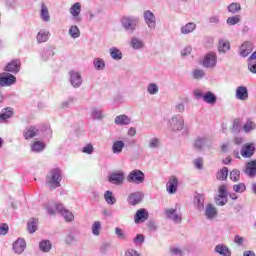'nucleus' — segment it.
<instances>
[{"instance_id":"a19ab883","label":"nucleus","mask_w":256,"mask_h":256,"mask_svg":"<svg viewBox=\"0 0 256 256\" xmlns=\"http://www.w3.org/2000/svg\"><path fill=\"white\" fill-rule=\"evenodd\" d=\"M68 33L72 39H79V37H81V31L79 30V27L75 25L69 28Z\"/></svg>"},{"instance_id":"ea45409f","label":"nucleus","mask_w":256,"mask_h":256,"mask_svg":"<svg viewBox=\"0 0 256 256\" xmlns=\"http://www.w3.org/2000/svg\"><path fill=\"white\" fill-rule=\"evenodd\" d=\"M31 149L33 153H41V151L45 150V143L41 141H36L32 144Z\"/></svg>"},{"instance_id":"052dcab7","label":"nucleus","mask_w":256,"mask_h":256,"mask_svg":"<svg viewBox=\"0 0 256 256\" xmlns=\"http://www.w3.org/2000/svg\"><path fill=\"white\" fill-rule=\"evenodd\" d=\"M54 55H55V53L53 52V50L51 48H48V49L43 51L42 59L44 61H47L50 57H53Z\"/></svg>"},{"instance_id":"423d86ee","label":"nucleus","mask_w":256,"mask_h":256,"mask_svg":"<svg viewBox=\"0 0 256 256\" xmlns=\"http://www.w3.org/2000/svg\"><path fill=\"white\" fill-rule=\"evenodd\" d=\"M143 19L148 29H150L151 31H155V29L157 28V18L151 10L144 11Z\"/></svg>"},{"instance_id":"393cba45","label":"nucleus","mask_w":256,"mask_h":256,"mask_svg":"<svg viewBox=\"0 0 256 256\" xmlns=\"http://www.w3.org/2000/svg\"><path fill=\"white\" fill-rule=\"evenodd\" d=\"M125 148V142L122 140L114 141L112 144V153L115 155H119L123 152V149Z\"/></svg>"},{"instance_id":"9b49d317","label":"nucleus","mask_w":256,"mask_h":256,"mask_svg":"<svg viewBox=\"0 0 256 256\" xmlns=\"http://www.w3.org/2000/svg\"><path fill=\"white\" fill-rule=\"evenodd\" d=\"M149 219V212L145 208H141L136 211V214L134 216V223L136 225H139V223H145Z\"/></svg>"},{"instance_id":"b1692460","label":"nucleus","mask_w":256,"mask_h":256,"mask_svg":"<svg viewBox=\"0 0 256 256\" xmlns=\"http://www.w3.org/2000/svg\"><path fill=\"white\" fill-rule=\"evenodd\" d=\"M214 251L221 256H231V250L229 247L223 244L216 245Z\"/></svg>"},{"instance_id":"2eb2a0df","label":"nucleus","mask_w":256,"mask_h":256,"mask_svg":"<svg viewBox=\"0 0 256 256\" xmlns=\"http://www.w3.org/2000/svg\"><path fill=\"white\" fill-rule=\"evenodd\" d=\"M70 14L74 17V21H76V23H80L81 17H79V15L81 14V4L79 2L74 3L70 7Z\"/></svg>"},{"instance_id":"37998d69","label":"nucleus","mask_w":256,"mask_h":256,"mask_svg":"<svg viewBox=\"0 0 256 256\" xmlns=\"http://www.w3.org/2000/svg\"><path fill=\"white\" fill-rule=\"evenodd\" d=\"M207 145V138H197L194 143L195 149L201 151Z\"/></svg>"},{"instance_id":"680f3d73","label":"nucleus","mask_w":256,"mask_h":256,"mask_svg":"<svg viewBox=\"0 0 256 256\" xmlns=\"http://www.w3.org/2000/svg\"><path fill=\"white\" fill-rule=\"evenodd\" d=\"M62 216L64 217V219L66 221H69V222H71L75 219V216L73 215V212H71L67 209L62 213Z\"/></svg>"},{"instance_id":"1a4fd4ad","label":"nucleus","mask_w":256,"mask_h":256,"mask_svg":"<svg viewBox=\"0 0 256 256\" xmlns=\"http://www.w3.org/2000/svg\"><path fill=\"white\" fill-rule=\"evenodd\" d=\"M4 71H6V73H13V75H17V73L21 71V60H12L5 66Z\"/></svg>"},{"instance_id":"dca6fc26","label":"nucleus","mask_w":256,"mask_h":256,"mask_svg":"<svg viewBox=\"0 0 256 256\" xmlns=\"http://www.w3.org/2000/svg\"><path fill=\"white\" fill-rule=\"evenodd\" d=\"M143 201V193L134 192L128 196V203L130 205H139Z\"/></svg>"},{"instance_id":"7ed1b4c3","label":"nucleus","mask_w":256,"mask_h":256,"mask_svg":"<svg viewBox=\"0 0 256 256\" xmlns=\"http://www.w3.org/2000/svg\"><path fill=\"white\" fill-rule=\"evenodd\" d=\"M128 183H134L135 185H141L145 181V173L139 169H134L129 172L127 176Z\"/></svg>"},{"instance_id":"338daca9","label":"nucleus","mask_w":256,"mask_h":256,"mask_svg":"<svg viewBox=\"0 0 256 256\" xmlns=\"http://www.w3.org/2000/svg\"><path fill=\"white\" fill-rule=\"evenodd\" d=\"M219 198H227V186L222 185L219 187Z\"/></svg>"},{"instance_id":"4be33fe9","label":"nucleus","mask_w":256,"mask_h":256,"mask_svg":"<svg viewBox=\"0 0 256 256\" xmlns=\"http://www.w3.org/2000/svg\"><path fill=\"white\" fill-rule=\"evenodd\" d=\"M194 205L198 211H203V209H205V196L197 194L194 197Z\"/></svg>"},{"instance_id":"e433bc0d","label":"nucleus","mask_w":256,"mask_h":256,"mask_svg":"<svg viewBox=\"0 0 256 256\" xmlns=\"http://www.w3.org/2000/svg\"><path fill=\"white\" fill-rule=\"evenodd\" d=\"M227 177H229V168L227 167H223L216 174V179H218V181H227Z\"/></svg>"},{"instance_id":"473e14b6","label":"nucleus","mask_w":256,"mask_h":256,"mask_svg":"<svg viewBox=\"0 0 256 256\" xmlns=\"http://www.w3.org/2000/svg\"><path fill=\"white\" fill-rule=\"evenodd\" d=\"M13 115V108L8 107L2 109L0 113V123H3V121H7V119H11V116Z\"/></svg>"},{"instance_id":"f03ea898","label":"nucleus","mask_w":256,"mask_h":256,"mask_svg":"<svg viewBox=\"0 0 256 256\" xmlns=\"http://www.w3.org/2000/svg\"><path fill=\"white\" fill-rule=\"evenodd\" d=\"M139 17L124 16L121 20L122 27L127 33H135L137 25H139Z\"/></svg>"},{"instance_id":"f704fd0d","label":"nucleus","mask_w":256,"mask_h":256,"mask_svg":"<svg viewBox=\"0 0 256 256\" xmlns=\"http://www.w3.org/2000/svg\"><path fill=\"white\" fill-rule=\"evenodd\" d=\"M91 117L95 121H101V119H103V117H105V116L103 115L102 109L94 107V108H92V111H91Z\"/></svg>"},{"instance_id":"2f4dec72","label":"nucleus","mask_w":256,"mask_h":256,"mask_svg":"<svg viewBox=\"0 0 256 256\" xmlns=\"http://www.w3.org/2000/svg\"><path fill=\"white\" fill-rule=\"evenodd\" d=\"M195 29H197V24L188 22L186 25L181 27V33L182 35H189V33H193Z\"/></svg>"},{"instance_id":"a878e982","label":"nucleus","mask_w":256,"mask_h":256,"mask_svg":"<svg viewBox=\"0 0 256 256\" xmlns=\"http://www.w3.org/2000/svg\"><path fill=\"white\" fill-rule=\"evenodd\" d=\"M203 101L208 105H215L217 103V96L213 92L207 91L203 96Z\"/></svg>"},{"instance_id":"412c9836","label":"nucleus","mask_w":256,"mask_h":256,"mask_svg":"<svg viewBox=\"0 0 256 256\" xmlns=\"http://www.w3.org/2000/svg\"><path fill=\"white\" fill-rule=\"evenodd\" d=\"M40 19H42L44 23H49V21H51V15H49V8H47V5L45 3L41 4Z\"/></svg>"},{"instance_id":"c03bdc74","label":"nucleus","mask_w":256,"mask_h":256,"mask_svg":"<svg viewBox=\"0 0 256 256\" xmlns=\"http://www.w3.org/2000/svg\"><path fill=\"white\" fill-rule=\"evenodd\" d=\"M101 229H102L101 221H95V222L92 224V234H93L95 237H99V235H101Z\"/></svg>"},{"instance_id":"4468645a","label":"nucleus","mask_w":256,"mask_h":256,"mask_svg":"<svg viewBox=\"0 0 256 256\" xmlns=\"http://www.w3.org/2000/svg\"><path fill=\"white\" fill-rule=\"evenodd\" d=\"M179 186V180L177 177L172 176L166 184V189L170 195L177 193V187Z\"/></svg>"},{"instance_id":"5701e85b","label":"nucleus","mask_w":256,"mask_h":256,"mask_svg":"<svg viewBox=\"0 0 256 256\" xmlns=\"http://www.w3.org/2000/svg\"><path fill=\"white\" fill-rule=\"evenodd\" d=\"M245 173H246V175H248V177H255V175H256V160H252L246 164Z\"/></svg>"},{"instance_id":"bb28decb","label":"nucleus","mask_w":256,"mask_h":256,"mask_svg":"<svg viewBox=\"0 0 256 256\" xmlns=\"http://www.w3.org/2000/svg\"><path fill=\"white\" fill-rule=\"evenodd\" d=\"M39 130H37V127L35 126H30L28 128H26L23 132V136H24V139H33V137H37V132Z\"/></svg>"},{"instance_id":"3c124183","label":"nucleus","mask_w":256,"mask_h":256,"mask_svg":"<svg viewBox=\"0 0 256 256\" xmlns=\"http://www.w3.org/2000/svg\"><path fill=\"white\" fill-rule=\"evenodd\" d=\"M73 103H75V97H68L67 100L61 103V109H70Z\"/></svg>"},{"instance_id":"13d9d810","label":"nucleus","mask_w":256,"mask_h":256,"mask_svg":"<svg viewBox=\"0 0 256 256\" xmlns=\"http://www.w3.org/2000/svg\"><path fill=\"white\" fill-rule=\"evenodd\" d=\"M192 77L194 79H203V77H205V71L201 69H195L192 72Z\"/></svg>"},{"instance_id":"4d7b16f0","label":"nucleus","mask_w":256,"mask_h":256,"mask_svg":"<svg viewBox=\"0 0 256 256\" xmlns=\"http://www.w3.org/2000/svg\"><path fill=\"white\" fill-rule=\"evenodd\" d=\"M115 234L117 235L118 239H121V241H127V234H125L123 229L116 227Z\"/></svg>"},{"instance_id":"c756f323","label":"nucleus","mask_w":256,"mask_h":256,"mask_svg":"<svg viewBox=\"0 0 256 256\" xmlns=\"http://www.w3.org/2000/svg\"><path fill=\"white\" fill-rule=\"evenodd\" d=\"M109 53L110 57L114 59V61H121V59H123V52H121L117 47L110 48Z\"/></svg>"},{"instance_id":"20e7f679","label":"nucleus","mask_w":256,"mask_h":256,"mask_svg":"<svg viewBox=\"0 0 256 256\" xmlns=\"http://www.w3.org/2000/svg\"><path fill=\"white\" fill-rule=\"evenodd\" d=\"M169 127L172 131H183L185 120L180 114H176L169 120Z\"/></svg>"},{"instance_id":"ddd939ff","label":"nucleus","mask_w":256,"mask_h":256,"mask_svg":"<svg viewBox=\"0 0 256 256\" xmlns=\"http://www.w3.org/2000/svg\"><path fill=\"white\" fill-rule=\"evenodd\" d=\"M26 248H27V242H25V239L23 238H18L13 243V251L16 253V255H21Z\"/></svg>"},{"instance_id":"09e8293b","label":"nucleus","mask_w":256,"mask_h":256,"mask_svg":"<svg viewBox=\"0 0 256 256\" xmlns=\"http://www.w3.org/2000/svg\"><path fill=\"white\" fill-rule=\"evenodd\" d=\"M149 95H157L159 93V86L155 83H150L147 87Z\"/></svg>"},{"instance_id":"7c9ffc66","label":"nucleus","mask_w":256,"mask_h":256,"mask_svg":"<svg viewBox=\"0 0 256 256\" xmlns=\"http://www.w3.org/2000/svg\"><path fill=\"white\" fill-rule=\"evenodd\" d=\"M130 46L132 49L139 51V49H143L145 47V42H143V40L139 39L138 37H133L131 39Z\"/></svg>"},{"instance_id":"f3484780","label":"nucleus","mask_w":256,"mask_h":256,"mask_svg":"<svg viewBox=\"0 0 256 256\" xmlns=\"http://www.w3.org/2000/svg\"><path fill=\"white\" fill-rule=\"evenodd\" d=\"M165 215L167 219L170 221H174V223H181V216L177 214V210L170 208L165 210Z\"/></svg>"},{"instance_id":"0e129e2a","label":"nucleus","mask_w":256,"mask_h":256,"mask_svg":"<svg viewBox=\"0 0 256 256\" xmlns=\"http://www.w3.org/2000/svg\"><path fill=\"white\" fill-rule=\"evenodd\" d=\"M147 227L149 231H157V229H159V226L157 225V222L155 220H149L147 222Z\"/></svg>"},{"instance_id":"39448f33","label":"nucleus","mask_w":256,"mask_h":256,"mask_svg":"<svg viewBox=\"0 0 256 256\" xmlns=\"http://www.w3.org/2000/svg\"><path fill=\"white\" fill-rule=\"evenodd\" d=\"M17 83L15 75L9 72L0 73V87H11Z\"/></svg>"},{"instance_id":"603ef678","label":"nucleus","mask_w":256,"mask_h":256,"mask_svg":"<svg viewBox=\"0 0 256 256\" xmlns=\"http://www.w3.org/2000/svg\"><path fill=\"white\" fill-rule=\"evenodd\" d=\"M233 191H235V193H245V191H247V186L243 182L235 184L233 186Z\"/></svg>"},{"instance_id":"9d476101","label":"nucleus","mask_w":256,"mask_h":256,"mask_svg":"<svg viewBox=\"0 0 256 256\" xmlns=\"http://www.w3.org/2000/svg\"><path fill=\"white\" fill-rule=\"evenodd\" d=\"M108 181L113 185H122L125 181V173L114 172L108 176Z\"/></svg>"},{"instance_id":"6ab92c4d","label":"nucleus","mask_w":256,"mask_h":256,"mask_svg":"<svg viewBox=\"0 0 256 256\" xmlns=\"http://www.w3.org/2000/svg\"><path fill=\"white\" fill-rule=\"evenodd\" d=\"M252 51L253 43L247 41L241 45L239 55H241V57H248L249 53H251Z\"/></svg>"},{"instance_id":"4c0bfd02","label":"nucleus","mask_w":256,"mask_h":256,"mask_svg":"<svg viewBox=\"0 0 256 256\" xmlns=\"http://www.w3.org/2000/svg\"><path fill=\"white\" fill-rule=\"evenodd\" d=\"M104 199L108 205H115L117 203V198H115L113 192L109 190L104 193Z\"/></svg>"},{"instance_id":"774afa93","label":"nucleus","mask_w":256,"mask_h":256,"mask_svg":"<svg viewBox=\"0 0 256 256\" xmlns=\"http://www.w3.org/2000/svg\"><path fill=\"white\" fill-rule=\"evenodd\" d=\"M125 256H141L137 250L134 249H128L125 252Z\"/></svg>"},{"instance_id":"6e6552de","label":"nucleus","mask_w":256,"mask_h":256,"mask_svg":"<svg viewBox=\"0 0 256 256\" xmlns=\"http://www.w3.org/2000/svg\"><path fill=\"white\" fill-rule=\"evenodd\" d=\"M69 77L70 85H72L74 89H79V87L83 85V78L81 77V73L75 70H71L69 72Z\"/></svg>"},{"instance_id":"aec40b11","label":"nucleus","mask_w":256,"mask_h":256,"mask_svg":"<svg viewBox=\"0 0 256 256\" xmlns=\"http://www.w3.org/2000/svg\"><path fill=\"white\" fill-rule=\"evenodd\" d=\"M115 125H118L119 127H123L125 125H129L131 123V118L125 114H121L115 117L114 119Z\"/></svg>"},{"instance_id":"5fc2aeb1","label":"nucleus","mask_w":256,"mask_h":256,"mask_svg":"<svg viewBox=\"0 0 256 256\" xmlns=\"http://www.w3.org/2000/svg\"><path fill=\"white\" fill-rule=\"evenodd\" d=\"M169 251H170V255H172V256L185 255V252H183V250L179 247L172 246V247H170Z\"/></svg>"},{"instance_id":"de8ad7c7","label":"nucleus","mask_w":256,"mask_h":256,"mask_svg":"<svg viewBox=\"0 0 256 256\" xmlns=\"http://www.w3.org/2000/svg\"><path fill=\"white\" fill-rule=\"evenodd\" d=\"M229 13L235 15V13H239L241 11V4L233 2L228 6Z\"/></svg>"},{"instance_id":"79ce46f5","label":"nucleus","mask_w":256,"mask_h":256,"mask_svg":"<svg viewBox=\"0 0 256 256\" xmlns=\"http://www.w3.org/2000/svg\"><path fill=\"white\" fill-rule=\"evenodd\" d=\"M93 65L96 71H103V69H105V60L101 58H95L93 61Z\"/></svg>"},{"instance_id":"58836bf2","label":"nucleus","mask_w":256,"mask_h":256,"mask_svg":"<svg viewBox=\"0 0 256 256\" xmlns=\"http://www.w3.org/2000/svg\"><path fill=\"white\" fill-rule=\"evenodd\" d=\"M39 223V219L31 218L30 221L27 223V230L29 233H35L37 231V225Z\"/></svg>"},{"instance_id":"a211bd4d","label":"nucleus","mask_w":256,"mask_h":256,"mask_svg":"<svg viewBox=\"0 0 256 256\" xmlns=\"http://www.w3.org/2000/svg\"><path fill=\"white\" fill-rule=\"evenodd\" d=\"M236 99H239L240 101H247V99H249V91L247 90V87L239 86L236 89Z\"/></svg>"},{"instance_id":"e2e57ef3","label":"nucleus","mask_w":256,"mask_h":256,"mask_svg":"<svg viewBox=\"0 0 256 256\" xmlns=\"http://www.w3.org/2000/svg\"><path fill=\"white\" fill-rule=\"evenodd\" d=\"M133 243H135V245H141L142 243H145V236L143 234H137L133 239Z\"/></svg>"},{"instance_id":"72a5a7b5","label":"nucleus","mask_w":256,"mask_h":256,"mask_svg":"<svg viewBox=\"0 0 256 256\" xmlns=\"http://www.w3.org/2000/svg\"><path fill=\"white\" fill-rule=\"evenodd\" d=\"M51 33L47 30H40L36 36L37 43H46V41H49V36Z\"/></svg>"},{"instance_id":"bf43d9fd","label":"nucleus","mask_w":256,"mask_h":256,"mask_svg":"<svg viewBox=\"0 0 256 256\" xmlns=\"http://www.w3.org/2000/svg\"><path fill=\"white\" fill-rule=\"evenodd\" d=\"M75 241H77L75 234L72 232L68 233L65 238V243H67V245H73L75 243Z\"/></svg>"},{"instance_id":"69168bd1","label":"nucleus","mask_w":256,"mask_h":256,"mask_svg":"<svg viewBox=\"0 0 256 256\" xmlns=\"http://www.w3.org/2000/svg\"><path fill=\"white\" fill-rule=\"evenodd\" d=\"M94 151L92 144H87L82 148V153H86V155H91Z\"/></svg>"},{"instance_id":"8fccbe9b","label":"nucleus","mask_w":256,"mask_h":256,"mask_svg":"<svg viewBox=\"0 0 256 256\" xmlns=\"http://www.w3.org/2000/svg\"><path fill=\"white\" fill-rule=\"evenodd\" d=\"M230 179L234 183H237V181H240L241 179V171L234 169L230 172Z\"/></svg>"},{"instance_id":"a18cd8bd","label":"nucleus","mask_w":256,"mask_h":256,"mask_svg":"<svg viewBox=\"0 0 256 256\" xmlns=\"http://www.w3.org/2000/svg\"><path fill=\"white\" fill-rule=\"evenodd\" d=\"M255 129H256V123L251 120H248L243 126V130L245 133H251V131H255Z\"/></svg>"},{"instance_id":"864d4df0","label":"nucleus","mask_w":256,"mask_h":256,"mask_svg":"<svg viewBox=\"0 0 256 256\" xmlns=\"http://www.w3.org/2000/svg\"><path fill=\"white\" fill-rule=\"evenodd\" d=\"M159 145H161V140L159 138H151L148 142V147L150 149H157V147H159Z\"/></svg>"},{"instance_id":"0eeeda50","label":"nucleus","mask_w":256,"mask_h":256,"mask_svg":"<svg viewBox=\"0 0 256 256\" xmlns=\"http://www.w3.org/2000/svg\"><path fill=\"white\" fill-rule=\"evenodd\" d=\"M202 65L206 69H213V68L217 67V53L209 52L208 54H206L204 56Z\"/></svg>"},{"instance_id":"f257e3e1","label":"nucleus","mask_w":256,"mask_h":256,"mask_svg":"<svg viewBox=\"0 0 256 256\" xmlns=\"http://www.w3.org/2000/svg\"><path fill=\"white\" fill-rule=\"evenodd\" d=\"M62 179L61 169L53 168L46 176V186H48L49 189H57L58 187H61Z\"/></svg>"},{"instance_id":"f8f14e48","label":"nucleus","mask_w":256,"mask_h":256,"mask_svg":"<svg viewBox=\"0 0 256 256\" xmlns=\"http://www.w3.org/2000/svg\"><path fill=\"white\" fill-rule=\"evenodd\" d=\"M240 153L242 157H244V159H250L252 155H255V144L253 143L244 144L242 146Z\"/></svg>"},{"instance_id":"c85d7f7f","label":"nucleus","mask_w":256,"mask_h":256,"mask_svg":"<svg viewBox=\"0 0 256 256\" xmlns=\"http://www.w3.org/2000/svg\"><path fill=\"white\" fill-rule=\"evenodd\" d=\"M231 50V44L229 41L220 39L218 43V51L219 53H227V51Z\"/></svg>"},{"instance_id":"cd10ccee","label":"nucleus","mask_w":256,"mask_h":256,"mask_svg":"<svg viewBox=\"0 0 256 256\" xmlns=\"http://www.w3.org/2000/svg\"><path fill=\"white\" fill-rule=\"evenodd\" d=\"M205 216L208 219H215V217H217V208H215V206H213V204L206 205Z\"/></svg>"},{"instance_id":"c9c22d12","label":"nucleus","mask_w":256,"mask_h":256,"mask_svg":"<svg viewBox=\"0 0 256 256\" xmlns=\"http://www.w3.org/2000/svg\"><path fill=\"white\" fill-rule=\"evenodd\" d=\"M51 247H53V244H51V241L49 240H42L39 243V249L43 253H49L51 251Z\"/></svg>"},{"instance_id":"49530a36","label":"nucleus","mask_w":256,"mask_h":256,"mask_svg":"<svg viewBox=\"0 0 256 256\" xmlns=\"http://www.w3.org/2000/svg\"><path fill=\"white\" fill-rule=\"evenodd\" d=\"M232 133L237 135V133H241V120L240 119H235L232 123Z\"/></svg>"},{"instance_id":"6e6d98bb","label":"nucleus","mask_w":256,"mask_h":256,"mask_svg":"<svg viewBox=\"0 0 256 256\" xmlns=\"http://www.w3.org/2000/svg\"><path fill=\"white\" fill-rule=\"evenodd\" d=\"M241 21V16L240 15H235L232 17H229L226 20L227 25H237V23H240Z\"/></svg>"}]
</instances>
